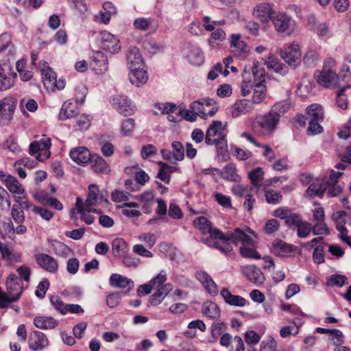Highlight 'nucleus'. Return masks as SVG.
I'll use <instances>...</instances> for the list:
<instances>
[{
    "mask_svg": "<svg viewBox=\"0 0 351 351\" xmlns=\"http://www.w3.org/2000/svg\"><path fill=\"white\" fill-rule=\"evenodd\" d=\"M289 106L286 103H276L271 110L264 115L258 116L253 128L257 130L273 131L279 123L280 117L288 110Z\"/></svg>",
    "mask_w": 351,
    "mask_h": 351,
    "instance_id": "nucleus-1",
    "label": "nucleus"
},
{
    "mask_svg": "<svg viewBox=\"0 0 351 351\" xmlns=\"http://www.w3.org/2000/svg\"><path fill=\"white\" fill-rule=\"evenodd\" d=\"M226 240H232L236 245L241 244L239 251L242 256L254 259L261 258L256 250L254 241L241 229L235 228L233 231H228Z\"/></svg>",
    "mask_w": 351,
    "mask_h": 351,
    "instance_id": "nucleus-2",
    "label": "nucleus"
},
{
    "mask_svg": "<svg viewBox=\"0 0 351 351\" xmlns=\"http://www.w3.org/2000/svg\"><path fill=\"white\" fill-rule=\"evenodd\" d=\"M336 70L337 63L335 59L328 58L325 60L322 70L315 73L317 83L325 88L335 86L338 80Z\"/></svg>",
    "mask_w": 351,
    "mask_h": 351,
    "instance_id": "nucleus-3",
    "label": "nucleus"
},
{
    "mask_svg": "<svg viewBox=\"0 0 351 351\" xmlns=\"http://www.w3.org/2000/svg\"><path fill=\"white\" fill-rule=\"evenodd\" d=\"M276 52L289 66L294 69L300 62L301 51L296 43H293L287 48H278Z\"/></svg>",
    "mask_w": 351,
    "mask_h": 351,
    "instance_id": "nucleus-4",
    "label": "nucleus"
},
{
    "mask_svg": "<svg viewBox=\"0 0 351 351\" xmlns=\"http://www.w3.org/2000/svg\"><path fill=\"white\" fill-rule=\"evenodd\" d=\"M51 145V139L49 138L34 141L29 146V154L32 156H36L38 160L43 161L50 156L49 149Z\"/></svg>",
    "mask_w": 351,
    "mask_h": 351,
    "instance_id": "nucleus-5",
    "label": "nucleus"
},
{
    "mask_svg": "<svg viewBox=\"0 0 351 351\" xmlns=\"http://www.w3.org/2000/svg\"><path fill=\"white\" fill-rule=\"evenodd\" d=\"M155 114L167 115V119L170 122L177 123L182 121L181 104L176 106L173 103H158L154 106Z\"/></svg>",
    "mask_w": 351,
    "mask_h": 351,
    "instance_id": "nucleus-6",
    "label": "nucleus"
},
{
    "mask_svg": "<svg viewBox=\"0 0 351 351\" xmlns=\"http://www.w3.org/2000/svg\"><path fill=\"white\" fill-rule=\"evenodd\" d=\"M110 101L112 108L120 114L131 115L135 111V106L125 95H114L111 97Z\"/></svg>",
    "mask_w": 351,
    "mask_h": 351,
    "instance_id": "nucleus-7",
    "label": "nucleus"
},
{
    "mask_svg": "<svg viewBox=\"0 0 351 351\" xmlns=\"http://www.w3.org/2000/svg\"><path fill=\"white\" fill-rule=\"evenodd\" d=\"M332 219L336 223V228L340 232L341 239L351 246V239L344 225L351 223L350 217L343 210L337 211L332 215Z\"/></svg>",
    "mask_w": 351,
    "mask_h": 351,
    "instance_id": "nucleus-8",
    "label": "nucleus"
},
{
    "mask_svg": "<svg viewBox=\"0 0 351 351\" xmlns=\"http://www.w3.org/2000/svg\"><path fill=\"white\" fill-rule=\"evenodd\" d=\"M199 230L203 235L208 234V237H205V238H219L223 240H226V233L213 228L211 221L204 216H199Z\"/></svg>",
    "mask_w": 351,
    "mask_h": 351,
    "instance_id": "nucleus-9",
    "label": "nucleus"
},
{
    "mask_svg": "<svg viewBox=\"0 0 351 351\" xmlns=\"http://www.w3.org/2000/svg\"><path fill=\"white\" fill-rule=\"evenodd\" d=\"M99 40L101 48L111 53H117L121 50L119 40L109 32H101Z\"/></svg>",
    "mask_w": 351,
    "mask_h": 351,
    "instance_id": "nucleus-10",
    "label": "nucleus"
},
{
    "mask_svg": "<svg viewBox=\"0 0 351 351\" xmlns=\"http://www.w3.org/2000/svg\"><path fill=\"white\" fill-rule=\"evenodd\" d=\"M173 151L167 149L161 150V154L163 159L170 161L173 164H176L178 161L183 160L184 157V149L181 143L173 141L171 143Z\"/></svg>",
    "mask_w": 351,
    "mask_h": 351,
    "instance_id": "nucleus-11",
    "label": "nucleus"
},
{
    "mask_svg": "<svg viewBox=\"0 0 351 351\" xmlns=\"http://www.w3.org/2000/svg\"><path fill=\"white\" fill-rule=\"evenodd\" d=\"M230 47L234 56L240 59H245L249 55V47L241 39L239 34L231 35Z\"/></svg>",
    "mask_w": 351,
    "mask_h": 351,
    "instance_id": "nucleus-12",
    "label": "nucleus"
},
{
    "mask_svg": "<svg viewBox=\"0 0 351 351\" xmlns=\"http://www.w3.org/2000/svg\"><path fill=\"white\" fill-rule=\"evenodd\" d=\"M275 12L271 4L261 3L254 7L252 13L253 16L262 23H267L271 21Z\"/></svg>",
    "mask_w": 351,
    "mask_h": 351,
    "instance_id": "nucleus-13",
    "label": "nucleus"
},
{
    "mask_svg": "<svg viewBox=\"0 0 351 351\" xmlns=\"http://www.w3.org/2000/svg\"><path fill=\"white\" fill-rule=\"evenodd\" d=\"M242 274L252 282L262 285L265 281V276L261 270L255 265H245L241 267Z\"/></svg>",
    "mask_w": 351,
    "mask_h": 351,
    "instance_id": "nucleus-14",
    "label": "nucleus"
},
{
    "mask_svg": "<svg viewBox=\"0 0 351 351\" xmlns=\"http://www.w3.org/2000/svg\"><path fill=\"white\" fill-rule=\"evenodd\" d=\"M271 21L274 24L275 29L279 33L289 31L291 26V17L282 12H275Z\"/></svg>",
    "mask_w": 351,
    "mask_h": 351,
    "instance_id": "nucleus-15",
    "label": "nucleus"
},
{
    "mask_svg": "<svg viewBox=\"0 0 351 351\" xmlns=\"http://www.w3.org/2000/svg\"><path fill=\"white\" fill-rule=\"evenodd\" d=\"M218 110L216 101L213 99L204 98L199 101V117L206 119L213 117Z\"/></svg>",
    "mask_w": 351,
    "mask_h": 351,
    "instance_id": "nucleus-16",
    "label": "nucleus"
},
{
    "mask_svg": "<svg viewBox=\"0 0 351 351\" xmlns=\"http://www.w3.org/2000/svg\"><path fill=\"white\" fill-rule=\"evenodd\" d=\"M226 137L225 128L222 126V123L219 121H213L207 129L206 142L208 144H212L213 141H216L217 138Z\"/></svg>",
    "mask_w": 351,
    "mask_h": 351,
    "instance_id": "nucleus-17",
    "label": "nucleus"
},
{
    "mask_svg": "<svg viewBox=\"0 0 351 351\" xmlns=\"http://www.w3.org/2000/svg\"><path fill=\"white\" fill-rule=\"evenodd\" d=\"M29 348L33 351L42 350L48 346L46 335L40 331H34L29 337Z\"/></svg>",
    "mask_w": 351,
    "mask_h": 351,
    "instance_id": "nucleus-18",
    "label": "nucleus"
},
{
    "mask_svg": "<svg viewBox=\"0 0 351 351\" xmlns=\"http://www.w3.org/2000/svg\"><path fill=\"white\" fill-rule=\"evenodd\" d=\"M36 263L45 271L50 273H55L58 270V265L57 261L51 256L40 253L35 255Z\"/></svg>",
    "mask_w": 351,
    "mask_h": 351,
    "instance_id": "nucleus-19",
    "label": "nucleus"
},
{
    "mask_svg": "<svg viewBox=\"0 0 351 351\" xmlns=\"http://www.w3.org/2000/svg\"><path fill=\"white\" fill-rule=\"evenodd\" d=\"M326 189L327 183H325V180L317 179L309 185L305 191L304 197L311 199L315 197H322Z\"/></svg>",
    "mask_w": 351,
    "mask_h": 351,
    "instance_id": "nucleus-20",
    "label": "nucleus"
},
{
    "mask_svg": "<svg viewBox=\"0 0 351 351\" xmlns=\"http://www.w3.org/2000/svg\"><path fill=\"white\" fill-rule=\"evenodd\" d=\"M202 243L209 247H213L226 254H230L232 252L233 248L228 243L230 240L219 239V238H202Z\"/></svg>",
    "mask_w": 351,
    "mask_h": 351,
    "instance_id": "nucleus-21",
    "label": "nucleus"
},
{
    "mask_svg": "<svg viewBox=\"0 0 351 351\" xmlns=\"http://www.w3.org/2000/svg\"><path fill=\"white\" fill-rule=\"evenodd\" d=\"M71 158L80 165H86L91 158L90 151L84 147L73 148L69 152Z\"/></svg>",
    "mask_w": 351,
    "mask_h": 351,
    "instance_id": "nucleus-22",
    "label": "nucleus"
},
{
    "mask_svg": "<svg viewBox=\"0 0 351 351\" xmlns=\"http://www.w3.org/2000/svg\"><path fill=\"white\" fill-rule=\"evenodd\" d=\"M99 190L97 185L91 184L88 186V197L84 202L85 210L88 212L97 213V210L91 206L96 205L99 199Z\"/></svg>",
    "mask_w": 351,
    "mask_h": 351,
    "instance_id": "nucleus-23",
    "label": "nucleus"
},
{
    "mask_svg": "<svg viewBox=\"0 0 351 351\" xmlns=\"http://www.w3.org/2000/svg\"><path fill=\"white\" fill-rule=\"evenodd\" d=\"M130 70L129 80L135 86L139 87L147 82L148 74L143 66L131 69Z\"/></svg>",
    "mask_w": 351,
    "mask_h": 351,
    "instance_id": "nucleus-24",
    "label": "nucleus"
},
{
    "mask_svg": "<svg viewBox=\"0 0 351 351\" xmlns=\"http://www.w3.org/2000/svg\"><path fill=\"white\" fill-rule=\"evenodd\" d=\"M293 251V245L287 244L285 241L277 239L271 245V252L276 256L287 257Z\"/></svg>",
    "mask_w": 351,
    "mask_h": 351,
    "instance_id": "nucleus-25",
    "label": "nucleus"
},
{
    "mask_svg": "<svg viewBox=\"0 0 351 351\" xmlns=\"http://www.w3.org/2000/svg\"><path fill=\"white\" fill-rule=\"evenodd\" d=\"M254 109L252 104L247 99H241L237 101L231 107V113L233 117H237L241 115H245L250 112Z\"/></svg>",
    "mask_w": 351,
    "mask_h": 351,
    "instance_id": "nucleus-26",
    "label": "nucleus"
},
{
    "mask_svg": "<svg viewBox=\"0 0 351 351\" xmlns=\"http://www.w3.org/2000/svg\"><path fill=\"white\" fill-rule=\"evenodd\" d=\"M199 282L205 291L210 295L215 296L218 293V287L212 278L205 271L199 272Z\"/></svg>",
    "mask_w": 351,
    "mask_h": 351,
    "instance_id": "nucleus-27",
    "label": "nucleus"
},
{
    "mask_svg": "<svg viewBox=\"0 0 351 351\" xmlns=\"http://www.w3.org/2000/svg\"><path fill=\"white\" fill-rule=\"evenodd\" d=\"M126 60L130 69L141 67L144 64L139 49L135 47L130 48L126 54Z\"/></svg>",
    "mask_w": 351,
    "mask_h": 351,
    "instance_id": "nucleus-28",
    "label": "nucleus"
},
{
    "mask_svg": "<svg viewBox=\"0 0 351 351\" xmlns=\"http://www.w3.org/2000/svg\"><path fill=\"white\" fill-rule=\"evenodd\" d=\"M109 282L110 286L119 289L128 287V290H131L134 287V282L131 279L118 274H112Z\"/></svg>",
    "mask_w": 351,
    "mask_h": 351,
    "instance_id": "nucleus-29",
    "label": "nucleus"
},
{
    "mask_svg": "<svg viewBox=\"0 0 351 351\" xmlns=\"http://www.w3.org/2000/svg\"><path fill=\"white\" fill-rule=\"evenodd\" d=\"M77 114L78 109L76 104L69 100L62 104L59 113V119L64 121L73 117L75 118Z\"/></svg>",
    "mask_w": 351,
    "mask_h": 351,
    "instance_id": "nucleus-30",
    "label": "nucleus"
},
{
    "mask_svg": "<svg viewBox=\"0 0 351 351\" xmlns=\"http://www.w3.org/2000/svg\"><path fill=\"white\" fill-rule=\"evenodd\" d=\"M2 182L12 193L23 195L25 192L23 185L15 177L11 175L6 176L5 178L2 180Z\"/></svg>",
    "mask_w": 351,
    "mask_h": 351,
    "instance_id": "nucleus-31",
    "label": "nucleus"
},
{
    "mask_svg": "<svg viewBox=\"0 0 351 351\" xmlns=\"http://www.w3.org/2000/svg\"><path fill=\"white\" fill-rule=\"evenodd\" d=\"M34 326L40 329H53L58 324V321L51 317L39 316L34 319Z\"/></svg>",
    "mask_w": 351,
    "mask_h": 351,
    "instance_id": "nucleus-32",
    "label": "nucleus"
},
{
    "mask_svg": "<svg viewBox=\"0 0 351 351\" xmlns=\"http://www.w3.org/2000/svg\"><path fill=\"white\" fill-rule=\"evenodd\" d=\"M221 295L225 302L230 305L235 306H243L245 304V299L240 295H232L227 288H223Z\"/></svg>",
    "mask_w": 351,
    "mask_h": 351,
    "instance_id": "nucleus-33",
    "label": "nucleus"
},
{
    "mask_svg": "<svg viewBox=\"0 0 351 351\" xmlns=\"http://www.w3.org/2000/svg\"><path fill=\"white\" fill-rule=\"evenodd\" d=\"M0 115L5 120H10L12 117L16 104L12 98H4L1 100Z\"/></svg>",
    "mask_w": 351,
    "mask_h": 351,
    "instance_id": "nucleus-34",
    "label": "nucleus"
},
{
    "mask_svg": "<svg viewBox=\"0 0 351 351\" xmlns=\"http://www.w3.org/2000/svg\"><path fill=\"white\" fill-rule=\"evenodd\" d=\"M267 68L273 69L275 72L280 73L282 75L288 72L287 66L282 64L276 57L273 54H270L267 60L265 62Z\"/></svg>",
    "mask_w": 351,
    "mask_h": 351,
    "instance_id": "nucleus-35",
    "label": "nucleus"
},
{
    "mask_svg": "<svg viewBox=\"0 0 351 351\" xmlns=\"http://www.w3.org/2000/svg\"><path fill=\"white\" fill-rule=\"evenodd\" d=\"M219 173L226 180L234 182L241 181V177L237 174L236 166L233 163L226 165L223 170L220 171Z\"/></svg>",
    "mask_w": 351,
    "mask_h": 351,
    "instance_id": "nucleus-36",
    "label": "nucleus"
},
{
    "mask_svg": "<svg viewBox=\"0 0 351 351\" xmlns=\"http://www.w3.org/2000/svg\"><path fill=\"white\" fill-rule=\"evenodd\" d=\"M216 140V141H213L212 144L214 143L216 145L218 158L223 162H226L229 158L226 137L217 138Z\"/></svg>",
    "mask_w": 351,
    "mask_h": 351,
    "instance_id": "nucleus-37",
    "label": "nucleus"
},
{
    "mask_svg": "<svg viewBox=\"0 0 351 351\" xmlns=\"http://www.w3.org/2000/svg\"><path fill=\"white\" fill-rule=\"evenodd\" d=\"M202 313L210 319L217 318L220 316L219 306L211 301H206L202 304Z\"/></svg>",
    "mask_w": 351,
    "mask_h": 351,
    "instance_id": "nucleus-38",
    "label": "nucleus"
},
{
    "mask_svg": "<svg viewBox=\"0 0 351 351\" xmlns=\"http://www.w3.org/2000/svg\"><path fill=\"white\" fill-rule=\"evenodd\" d=\"M128 250V245L124 239L121 238H116L112 241V252L114 256H123L125 255Z\"/></svg>",
    "mask_w": 351,
    "mask_h": 351,
    "instance_id": "nucleus-39",
    "label": "nucleus"
},
{
    "mask_svg": "<svg viewBox=\"0 0 351 351\" xmlns=\"http://www.w3.org/2000/svg\"><path fill=\"white\" fill-rule=\"evenodd\" d=\"M92 59L101 73H105L108 71V60L105 53L101 51L94 52Z\"/></svg>",
    "mask_w": 351,
    "mask_h": 351,
    "instance_id": "nucleus-40",
    "label": "nucleus"
},
{
    "mask_svg": "<svg viewBox=\"0 0 351 351\" xmlns=\"http://www.w3.org/2000/svg\"><path fill=\"white\" fill-rule=\"evenodd\" d=\"M266 97V87L264 84H262L261 82H257L254 85V88L253 90L252 99L251 104H252V106L254 104H261L264 101Z\"/></svg>",
    "mask_w": 351,
    "mask_h": 351,
    "instance_id": "nucleus-41",
    "label": "nucleus"
},
{
    "mask_svg": "<svg viewBox=\"0 0 351 351\" xmlns=\"http://www.w3.org/2000/svg\"><path fill=\"white\" fill-rule=\"evenodd\" d=\"M170 286L169 284H166L159 288L156 293L149 297V304L152 306L160 304L167 295Z\"/></svg>",
    "mask_w": 351,
    "mask_h": 351,
    "instance_id": "nucleus-42",
    "label": "nucleus"
},
{
    "mask_svg": "<svg viewBox=\"0 0 351 351\" xmlns=\"http://www.w3.org/2000/svg\"><path fill=\"white\" fill-rule=\"evenodd\" d=\"M247 71H250V74L251 72L253 74L254 77V81L256 82H261L262 84H264L265 82V69L263 66H261L258 62H254L252 67H249L248 69H247Z\"/></svg>",
    "mask_w": 351,
    "mask_h": 351,
    "instance_id": "nucleus-43",
    "label": "nucleus"
},
{
    "mask_svg": "<svg viewBox=\"0 0 351 351\" xmlns=\"http://www.w3.org/2000/svg\"><path fill=\"white\" fill-rule=\"evenodd\" d=\"M133 169L138 170L136 172L134 173L135 175V179L138 184L143 185L145 184V182H147L149 180V176L144 171L140 169L138 165L125 167V173L128 174H132L133 173Z\"/></svg>",
    "mask_w": 351,
    "mask_h": 351,
    "instance_id": "nucleus-44",
    "label": "nucleus"
},
{
    "mask_svg": "<svg viewBox=\"0 0 351 351\" xmlns=\"http://www.w3.org/2000/svg\"><path fill=\"white\" fill-rule=\"evenodd\" d=\"M13 85L14 78L0 65V91L8 90Z\"/></svg>",
    "mask_w": 351,
    "mask_h": 351,
    "instance_id": "nucleus-45",
    "label": "nucleus"
},
{
    "mask_svg": "<svg viewBox=\"0 0 351 351\" xmlns=\"http://www.w3.org/2000/svg\"><path fill=\"white\" fill-rule=\"evenodd\" d=\"M248 177L253 185V189L256 188L258 191L261 186V182L264 179V171L261 167H256L248 173Z\"/></svg>",
    "mask_w": 351,
    "mask_h": 351,
    "instance_id": "nucleus-46",
    "label": "nucleus"
},
{
    "mask_svg": "<svg viewBox=\"0 0 351 351\" xmlns=\"http://www.w3.org/2000/svg\"><path fill=\"white\" fill-rule=\"evenodd\" d=\"M306 112L309 117V120L322 121L324 119V112L321 106L318 104H311L306 108Z\"/></svg>",
    "mask_w": 351,
    "mask_h": 351,
    "instance_id": "nucleus-47",
    "label": "nucleus"
},
{
    "mask_svg": "<svg viewBox=\"0 0 351 351\" xmlns=\"http://www.w3.org/2000/svg\"><path fill=\"white\" fill-rule=\"evenodd\" d=\"M91 163L93 170L97 173H108L110 171L109 165L101 156H93Z\"/></svg>",
    "mask_w": 351,
    "mask_h": 351,
    "instance_id": "nucleus-48",
    "label": "nucleus"
},
{
    "mask_svg": "<svg viewBox=\"0 0 351 351\" xmlns=\"http://www.w3.org/2000/svg\"><path fill=\"white\" fill-rule=\"evenodd\" d=\"M42 78L45 85L52 86L56 82V73L51 67L46 66L42 69Z\"/></svg>",
    "mask_w": 351,
    "mask_h": 351,
    "instance_id": "nucleus-49",
    "label": "nucleus"
},
{
    "mask_svg": "<svg viewBox=\"0 0 351 351\" xmlns=\"http://www.w3.org/2000/svg\"><path fill=\"white\" fill-rule=\"evenodd\" d=\"M341 77L343 81L350 82L351 80V53L344 59L341 69Z\"/></svg>",
    "mask_w": 351,
    "mask_h": 351,
    "instance_id": "nucleus-50",
    "label": "nucleus"
},
{
    "mask_svg": "<svg viewBox=\"0 0 351 351\" xmlns=\"http://www.w3.org/2000/svg\"><path fill=\"white\" fill-rule=\"evenodd\" d=\"M197 101H194L190 106V109H186L185 106L181 104V116L182 120L184 119L188 121L193 122L196 120L197 112H195V105Z\"/></svg>",
    "mask_w": 351,
    "mask_h": 351,
    "instance_id": "nucleus-51",
    "label": "nucleus"
},
{
    "mask_svg": "<svg viewBox=\"0 0 351 351\" xmlns=\"http://www.w3.org/2000/svg\"><path fill=\"white\" fill-rule=\"evenodd\" d=\"M183 54L191 64H197V55L195 46H192L190 43L186 44L183 49Z\"/></svg>",
    "mask_w": 351,
    "mask_h": 351,
    "instance_id": "nucleus-52",
    "label": "nucleus"
},
{
    "mask_svg": "<svg viewBox=\"0 0 351 351\" xmlns=\"http://www.w3.org/2000/svg\"><path fill=\"white\" fill-rule=\"evenodd\" d=\"M243 81L241 84V90L243 96L248 95L254 87L250 80V71H247V67L244 69L242 74Z\"/></svg>",
    "mask_w": 351,
    "mask_h": 351,
    "instance_id": "nucleus-53",
    "label": "nucleus"
},
{
    "mask_svg": "<svg viewBox=\"0 0 351 351\" xmlns=\"http://www.w3.org/2000/svg\"><path fill=\"white\" fill-rule=\"evenodd\" d=\"M153 21L152 19L145 18H138L134 21V26L135 29L141 31H146L149 29L150 27L154 30L156 26H152Z\"/></svg>",
    "mask_w": 351,
    "mask_h": 351,
    "instance_id": "nucleus-54",
    "label": "nucleus"
},
{
    "mask_svg": "<svg viewBox=\"0 0 351 351\" xmlns=\"http://www.w3.org/2000/svg\"><path fill=\"white\" fill-rule=\"evenodd\" d=\"M313 232L311 224L307 221H301L297 227V234L300 238L307 237Z\"/></svg>",
    "mask_w": 351,
    "mask_h": 351,
    "instance_id": "nucleus-55",
    "label": "nucleus"
},
{
    "mask_svg": "<svg viewBox=\"0 0 351 351\" xmlns=\"http://www.w3.org/2000/svg\"><path fill=\"white\" fill-rule=\"evenodd\" d=\"M134 127V120L132 118L126 119L121 123V132L123 136H130L132 134Z\"/></svg>",
    "mask_w": 351,
    "mask_h": 351,
    "instance_id": "nucleus-56",
    "label": "nucleus"
},
{
    "mask_svg": "<svg viewBox=\"0 0 351 351\" xmlns=\"http://www.w3.org/2000/svg\"><path fill=\"white\" fill-rule=\"evenodd\" d=\"M50 302L53 306L62 314L67 312V304H64L58 295H52L50 298Z\"/></svg>",
    "mask_w": 351,
    "mask_h": 351,
    "instance_id": "nucleus-57",
    "label": "nucleus"
},
{
    "mask_svg": "<svg viewBox=\"0 0 351 351\" xmlns=\"http://www.w3.org/2000/svg\"><path fill=\"white\" fill-rule=\"evenodd\" d=\"M76 207L77 212L81 215L82 220H83L86 224H91L94 221V217L90 215L84 213V209H85V208L84 205H82L79 198L77 199Z\"/></svg>",
    "mask_w": 351,
    "mask_h": 351,
    "instance_id": "nucleus-58",
    "label": "nucleus"
},
{
    "mask_svg": "<svg viewBox=\"0 0 351 351\" xmlns=\"http://www.w3.org/2000/svg\"><path fill=\"white\" fill-rule=\"evenodd\" d=\"M77 124L80 130H87L91 123V117L89 115L77 114L75 117Z\"/></svg>",
    "mask_w": 351,
    "mask_h": 351,
    "instance_id": "nucleus-59",
    "label": "nucleus"
},
{
    "mask_svg": "<svg viewBox=\"0 0 351 351\" xmlns=\"http://www.w3.org/2000/svg\"><path fill=\"white\" fill-rule=\"evenodd\" d=\"M167 280V274L165 271H161L155 278H152L149 282L154 288H160L163 287V284Z\"/></svg>",
    "mask_w": 351,
    "mask_h": 351,
    "instance_id": "nucleus-60",
    "label": "nucleus"
},
{
    "mask_svg": "<svg viewBox=\"0 0 351 351\" xmlns=\"http://www.w3.org/2000/svg\"><path fill=\"white\" fill-rule=\"evenodd\" d=\"M280 228V223L275 219H271L266 221L264 230L265 232L271 234L275 232H276Z\"/></svg>",
    "mask_w": 351,
    "mask_h": 351,
    "instance_id": "nucleus-61",
    "label": "nucleus"
},
{
    "mask_svg": "<svg viewBox=\"0 0 351 351\" xmlns=\"http://www.w3.org/2000/svg\"><path fill=\"white\" fill-rule=\"evenodd\" d=\"M225 32L221 28L217 29L211 34V38L210 40V45H213L214 43L218 45L219 43L225 40Z\"/></svg>",
    "mask_w": 351,
    "mask_h": 351,
    "instance_id": "nucleus-62",
    "label": "nucleus"
},
{
    "mask_svg": "<svg viewBox=\"0 0 351 351\" xmlns=\"http://www.w3.org/2000/svg\"><path fill=\"white\" fill-rule=\"evenodd\" d=\"M282 195L279 192L274 191H265V199L267 203L276 204L279 202V200L282 199Z\"/></svg>",
    "mask_w": 351,
    "mask_h": 351,
    "instance_id": "nucleus-63",
    "label": "nucleus"
},
{
    "mask_svg": "<svg viewBox=\"0 0 351 351\" xmlns=\"http://www.w3.org/2000/svg\"><path fill=\"white\" fill-rule=\"evenodd\" d=\"M327 183L328 194L331 197L337 196L342 191V188L337 183L330 182V181H325Z\"/></svg>",
    "mask_w": 351,
    "mask_h": 351,
    "instance_id": "nucleus-64",
    "label": "nucleus"
}]
</instances>
